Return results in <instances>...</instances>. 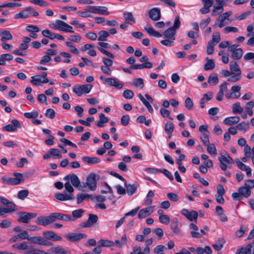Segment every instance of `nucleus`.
<instances>
[{
    "mask_svg": "<svg viewBox=\"0 0 254 254\" xmlns=\"http://www.w3.org/2000/svg\"><path fill=\"white\" fill-rule=\"evenodd\" d=\"M236 254H254V244L249 243L245 248L238 249Z\"/></svg>",
    "mask_w": 254,
    "mask_h": 254,
    "instance_id": "4468645a",
    "label": "nucleus"
},
{
    "mask_svg": "<svg viewBox=\"0 0 254 254\" xmlns=\"http://www.w3.org/2000/svg\"><path fill=\"white\" fill-rule=\"evenodd\" d=\"M13 175L15 178H10L6 176L2 177L1 179L2 183L9 185H17L24 182V179L22 174L14 172Z\"/></svg>",
    "mask_w": 254,
    "mask_h": 254,
    "instance_id": "f03ea898",
    "label": "nucleus"
},
{
    "mask_svg": "<svg viewBox=\"0 0 254 254\" xmlns=\"http://www.w3.org/2000/svg\"><path fill=\"white\" fill-rule=\"evenodd\" d=\"M29 194V191L27 190H20L17 194V197L19 199L23 200Z\"/></svg>",
    "mask_w": 254,
    "mask_h": 254,
    "instance_id": "5fc2aeb1",
    "label": "nucleus"
},
{
    "mask_svg": "<svg viewBox=\"0 0 254 254\" xmlns=\"http://www.w3.org/2000/svg\"><path fill=\"white\" fill-rule=\"evenodd\" d=\"M123 95L126 99H131L133 97L134 93L132 90L126 89L123 92Z\"/></svg>",
    "mask_w": 254,
    "mask_h": 254,
    "instance_id": "864d4df0",
    "label": "nucleus"
},
{
    "mask_svg": "<svg viewBox=\"0 0 254 254\" xmlns=\"http://www.w3.org/2000/svg\"><path fill=\"white\" fill-rule=\"evenodd\" d=\"M99 37L98 40L100 41H106L107 38L109 36V33L106 30H101L99 32Z\"/></svg>",
    "mask_w": 254,
    "mask_h": 254,
    "instance_id": "a19ab883",
    "label": "nucleus"
},
{
    "mask_svg": "<svg viewBox=\"0 0 254 254\" xmlns=\"http://www.w3.org/2000/svg\"><path fill=\"white\" fill-rule=\"evenodd\" d=\"M125 186L126 188V192L127 194L129 195H132L137 190V185L135 184H133L131 185L130 184H127V182L125 183Z\"/></svg>",
    "mask_w": 254,
    "mask_h": 254,
    "instance_id": "b1692460",
    "label": "nucleus"
},
{
    "mask_svg": "<svg viewBox=\"0 0 254 254\" xmlns=\"http://www.w3.org/2000/svg\"><path fill=\"white\" fill-rule=\"evenodd\" d=\"M32 79L30 82L36 86L41 85L40 83H46L49 82L48 78L43 79L41 76L39 75H36L31 77Z\"/></svg>",
    "mask_w": 254,
    "mask_h": 254,
    "instance_id": "412c9836",
    "label": "nucleus"
},
{
    "mask_svg": "<svg viewBox=\"0 0 254 254\" xmlns=\"http://www.w3.org/2000/svg\"><path fill=\"white\" fill-rule=\"evenodd\" d=\"M154 206H149L141 209L138 214V218L141 219L150 215L154 211Z\"/></svg>",
    "mask_w": 254,
    "mask_h": 254,
    "instance_id": "f3484780",
    "label": "nucleus"
},
{
    "mask_svg": "<svg viewBox=\"0 0 254 254\" xmlns=\"http://www.w3.org/2000/svg\"><path fill=\"white\" fill-rule=\"evenodd\" d=\"M83 161L89 164H97L100 162L101 160L97 157H90L87 156H83L82 158Z\"/></svg>",
    "mask_w": 254,
    "mask_h": 254,
    "instance_id": "f704fd0d",
    "label": "nucleus"
},
{
    "mask_svg": "<svg viewBox=\"0 0 254 254\" xmlns=\"http://www.w3.org/2000/svg\"><path fill=\"white\" fill-rule=\"evenodd\" d=\"M32 11H33V7L31 6L27 7L19 13L16 14L14 16V18L15 19L26 18L31 15Z\"/></svg>",
    "mask_w": 254,
    "mask_h": 254,
    "instance_id": "dca6fc26",
    "label": "nucleus"
},
{
    "mask_svg": "<svg viewBox=\"0 0 254 254\" xmlns=\"http://www.w3.org/2000/svg\"><path fill=\"white\" fill-rule=\"evenodd\" d=\"M230 69L232 74L236 73L237 75H241V70L239 67L238 64L235 61H232L230 63Z\"/></svg>",
    "mask_w": 254,
    "mask_h": 254,
    "instance_id": "bb28decb",
    "label": "nucleus"
},
{
    "mask_svg": "<svg viewBox=\"0 0 254 254\" xmlns=\"http://www.w3.org/2000/svg\"><path fill=\"white\" fill-rule=\"evenodd\" d=\"M236 127L239 130L246 131L250 127V124L249 122H242L238 124Z\"/></svg>",
    "mask_w": 254,
    "mask_h": 254,
    "instance_id": "ea45409f",
    "label": "nucleus"
},
{
    "mask_svg": "<svg viewBox=\"0 0 254 254\" xmlns=\"http://www.w3.org/2000/svg\"><path fill=\"white\" fill-rule=\"evenodd\" d=\"M49 152L51 153V156L55 157L57 158L60 159L62 157V155L61 154L60 151L58 149H51L49 150Z\"/></svg>",
    "mask_w": 254,
    "mask_h": 254,
    "instance_id": "3c124183",
    "label": "nucleus"
},
{
    "mask_svg": "<svg viewBox=\"0 0 254 254\" xmlns=\"http://www.w3.org/2000/svg\"><path fill=\"white\" fill-rule=\"evenodd\" d=\"M160 112L161 115V116L163 118H168L169 119L173 120V119L170 117V112L166 109H165L164 108H161L160 110Z\"/></svg>",
    "mask_w": 254,
    "mask_h": 254,
    "instance_id": "052dcab7",
    "label": "nucleus"
},
{
    "mask_svg": "<svg viewBox=\"0 0 254 254\" xmlns=\"http://www.w3.org/2000/svg\"><path fill=\"white\" fill-rule=\"evenodd\" d=\"M159 220L161 223L164 224H168L170 222V217L167 215H160Z\"/></svg>",
    "mask_w": 254,
    "mask_h": 254,
    "instance_id": "774afa93",
    "label": "nucleus"
},
{
    "mask_svg": "<svg viewBox=\"0 0 254 254\" xmlns=\"http://www.w3.org/2000/svg\"><path fill=\"white\" fill-rule=\"evenodd\" d=\"M219 79L217 74L213 73L209 75L207 82L209 84L216 85L218 83Z\"/></svg>",
    "mask_w": 254,
    "mask_h": 254,
    "instance_id": "37998d69",
    "label": "nucleus"
},
{
    "mask_svg": "<svg viewBox=\"0 0 254 254\" xmlns=\"http://www.w3.org/2000/svg\"><path fill=\"white\" fill-rule=\"evenodd\" d=\"M221 40L220 34L219 32H216L213 33L211 40L209 42H211L212 44L218 43Z\"/></svg>",
    "mask_w": 254,
    "mask_h": 254,
    "instance_id": "13d9d810",
    "label": "nucleus"
},
{
    "mask_svg": "<svg viewBox=\"0 0 254 254\" xmlns=\"http://www.w3.org/2000/svg\"><path fill=\"white\" fill-rule=\"evenodd\" d=\"M223 6L224 5L221 3L214 4L211 12V15L212 16H215L220 13H221L224 11Z\"/></svg>",
    "mask_w": 254,
    "mask_h": 254,
    "instance_id": "cd10ccee",
    "label": "nucleus"
},
{
    "mask_svg": "<svg viewBox=\"0 0 254 254\" xmlns=\"http://www.w3.org/2000/svg\"><path fill=\"white\" fill-rule=\"evenodd\" d=\"M100 247H109L114 245V242L108 240L101 239L98 241Z\"/></svg>",
    "mask_w": 254,
    "mask_h": 254,
    "instance_id": "c03bdc74",
    "label": "nucleus"
},
{
    "mask_svg": "<svg viewBox=\"0 0 254 254\" xmlns=\"http://www.w3.org/2000/svg\"><path fill=\"white\" fill-rule=\"evenodd\" d=\"M240 121V119L238 116L230 117L225 118L223 121V123L227 126H232L237 124Z\"/></svg>",
    "mask_w": 254,
    "mask_h": 254,
    "instance_id": "5701e85b",
    "label": "nucleus"
},
{
    "mask_svg": "<svg viewBox=\"0 0 254 254\" xmlns=\"http://www.w3.org/2000/svg\"><path fill=\"white\" fill-rule=\"evenodd\" d=\"M11 123L12 125L8 124L3 127L2 130L9 132H13L16 131L17 128H19L21 127L19 122L17 120H12Z\"/></svg>",
    "mask_w": 254,
    "mask_h": 254,
    "instance_id": "9b49d317",
    "label": "nucleus"
},
{
    "mask_svg": "<svg viewBox=\"0 0 254 254\" xmlns=\"http://www.w3.org/2000/svg\"><path fill=\"white\" fill-rule=\"evenodd\" d=\"M98 219L97 215L93 214H89L88 220L80 224V226L84 228H88L92 226L94 224L96 223Z\"/></svg>",
    "mask_w": 254,
    "mask_h": 254,
    "instance_id": "ddd939ff",
    "label": "nucleus"
},
{
    "mask_svg": "<svg viewBox=\"0 0 254 254\" xmlns=\"http://www.w3.org/2000/svg\"><path fill=\"white\" fill-rule=\"evenodd\" d=\"M92 85L83 84L76 85L73 88V92H74L78 96H81L83 93H89L92 88Z\"/></svg>",
    "mask_w": 254,
    "mask_h": 254,
    "instance_id": "20e7f679",
    "label": "nucleus"
},
{
    "mask_svg": "<svg viewBox=\"0 0 254 254\" xmlns=\"http://www.w3.org/2000/svg\"><path fill=\"white\" fill-rule=\"evenodd\" d=\"M91 195L88 194L79 193L77 195V203L80 204L86 198L91 197Z\"/></svg>",
    "mask_w": 254,
    "mask_h": 254,
    "instance_id": "8fccbe9b",
    "label": "nucleus"
},
{
    "mask_svg": "<svg viewBox=\"0 0 254 254\" xmlns=\"http://www.w3.org/2000/svg\"><path fill=\"white\" fill-rule=\"evenodd\" d=\"M26 30L31 32H38L40 29L37 26L34 25H29L26 27Z\"/></svg>",
    "mask_w": 254,
    "mask_h": 254,
    "instance_id": "338daca9",
    "label": "nucleus"
},
{
    "mask_svg": "<svg viewBox=\"0 0 254 254\" xmlns=\"http://www.w3.org/2000/svg\"><path fill=\"white\" fill-rule=\"evenodd\" d=\"M54 222L57 220H61L65 221H71V216L69 214H63L59 212L53 213Z\"/></svg>",
    "mask_w": 254,
    "mask_h": 254,
    "instance_id": "4be33fe9",
    "label": "nucleus"
},
{
    "mask_svg": "<svg viewBox=\"0 0 254 254\" xmlns=\"http://www.w3.org/2000/svg\"><path fill=\"white\" fill-rule=\"evenodd\" d=\"M104 83L114 86L117 89H121L123 87V84L120 83L119 80L115 78H106L105 81H104Z\"/></svg>",
    "mask_w": 254,
    "mask_h": 254,
    "instance_id": "aec40b11",
    "label": "nucleus"
},
{
    "mask_svg": "<svg viewBox=\"0 0 254 254\" xmlns=\"http://www.w3.org/2000/svg\"><path fill=\"white\" fill-rule=\"evenodd\" d=\"M56 198L59 200L61 201H64L67 200H73L74 199V197L72 196V194H66L63 193H57L55 195Z\"/></svg>",
    "mask_w": 254,
    "mask_h": 254,
    "instance_id": "7c9ffc66",
    "label": "nucleus"
},
{
    "mask_svg": "<svg viewBox=\"0 0 254 254\" xmlns=\"http://www.w3.org/2000/svg\"><path fill=\"white\" fill-rule=\"evenodd\" d=\"M202 2L204 4L203 7L199 9L200 12L202 14L208 13L210 12V8L213 5L214 3L213 0H201Z\"/></svg>",
    "mask_w": 254,
    "mask_h": 254,
    "instance_id": "2eb2a0df",
    "label": "nucleus"
},
{
    "mask_svg": "<svg viewBox=\"0 0 254 254\" xmlns=\"http://www.w3.org/2000/svg\"><path fill=\"white\" fill-rule=\"evenodd\" d=\"M174 129V125L172 122H167L165 126V130L168 134H171Z\"/></svg>",
    "mask_w": 254,
    "mask_h": 254,
    "instance_id": "49530a36",
    "label": "nucleus"
},
{
    "mask_svg": "<svg viewBox=\"0 0 254 254\" xmlns=\"http://www.w3.org/2000/svg\"><path fill=\"white\" fill-rule=\"evenodd\" d=\"M86 185L91 190H95L97 188L96 175L94 173H90L87 177Z\"/></svg>",
    "mask_w": 254,
    "mask_h": 254,
    "instance_id": "423d86ee",
    "label": "nucleus"
},
{
    "mask_svg": "<svg viewBox=\"0 0 254 254\" xmlns=\"http://www.w3.org/2000/svg\"><path fill=\"white\" fill-rule=\"evenodd\" d=\"M176 31L173 29V28H169L165 30L163 33V36L166 39H170L175 40V34Z\"/></svg>",
    "mask_w": 254,
    "mask_h": 254,
    "instance_id": "393cba45",
    "label": "nucleus"
},
{
    "mask_svg": "<svg viewBox=\"0 0 254 254\" xmlns=\"http://www.w3.org/2000/svg\"><path fill=\"white\" fill-rule=\"evenodd\" d=\"M56 23L57 24V25H58L59 26V27H60V29H58L59 30L64 31L65 32H69V33H73L74 32L73 30H69L68 29L66 28H68L72 29V26H71L69 25H68V24H67L66 22H65L61 20H59V19L56 20Z\"/></svg>",
    "mask_w": 254,
    "mask_h": 254,
    "instance_id": "a211bd4d",
    "label": "nucleus"
},
{
    "mask_svg": "<svg viewBox=\"0 0 254 254\" xmlns=\"http://www.w3.org/2000/svg\"><path fill=\"white\" fill-rule=\"evenodd\" d=\"M65 237L72 242H77L83 238H87V236L83 233H69Z\"/></svg>",
    "mask_w": 254,
    "mask_h": 254,
    "instance_id": "9d476101",
    "label": "nucleus"
},
{
    "mask_svg": "<svg viewBox=\"0 0 254 254\" xmlns=\"http://www.w3.org/2000/svg\"><path fill=\"white\" fill-rule=\"evenodd\" d=\"M38 112L37 111L27 112L24 114V117L27 119H35L38 117Z\"/></svg>",
    "mask_w": 254,
    "mask_h": 254,
    "instance_id": "4d7b16f0",
    "label": "nucleus"
},
{
    "mask_svg": "<svg viewBox=\"0 0 254 254\" xmlns=\"http://www.w3.org/2000/svg\"><path fill=\"white\" fill-rule=\"evenodd\" d=\"M179 221L177 218L174 217L172 219L171 223V228L175 234H179L180 233V229L179 227Z\"/></svg>",
    "mask_w": 254,
    "mask_h": 254,
    "instance_id": "a878e982",
    "label": "nucleus"
},
{
    "mask_svg": "<svg viewBox=\"0 0 254 254\" xmlns=\"http://www.w3.org/2000/svg\"><path fill=\"white\" fill-rule=\"evenodd\" d=\"M212 97L213 94L212 93L204 94L200 102V107L201 108H204L205 106V103L207 101L210 100L212 98Z\"/></svg>",
    "mask_w": 254,
    "mask_h": 254,
    "instance_id": "473e14b6",
    "label": "nucleus"
},
{
    "mask_svg": "<svg viewBox=\"0 0 254 254\" xmlns=\"http://www.w3.org/2000/svg\"><path fill=\"white\" fill-rule=\"evenodd\" d=\"M215 63L213 60H208L207 62L205 64L204 66V69L205 70H212L215 67Z\"/></svg>",
    "mask_w": 254,
    "mask_h": 254,
    "instance_id": "a18cd8bd",
    "label": "nucleus"
},
{
    "mask_svg": "<svg viewBox=\"0 0 254 254\" xmlns=\"http://www.w3.org/2000/svg\"><path fill=\"white\" fill-rule=\"evenodd\" d=\"M84 212V210L82 209H78L72 211L71 221H75L78 218L81 217Z\"/></svg>",
    "mask_w": 254,
    "mask_h": 254,
    "instance_id": "c9c22d12",
    "label": "nucleus"
},
{
    "mask_svg": "<svg viewBox=\"0 0 254 254\" xmlns=\"http://www.w3.org/2000/svg\"><path fill=\"white\" fill-rule=\"evenodd\" d=\"M88 8H90V12L93 13L104 15H108L110 14L108 10V8L106 6H89Z\"/></svg>",
    "mask_w": 254,
    "mask_h": 254,
    "instance_id": "6e6552de",
    "label": "nucleus"
},
{
    "mask_svg": "<svg viewBox=\"0 0 254 254\" xmlns=\"http://www.w3.org/2000/svg\"><path fill=\"white\" fill-rule=\"evenodd\" d=\"M243 110V108L241 106L240 102H238L233 104L232 112L234 114H241Z\"/></svg>",
    "mask_w": 254,
    "mask_h": 254,
    "instance_id": "4c0bfd02",
    "label": "nucleus"
},
{
    "mask_svg": "<svg viewBox=\"0 0 254 254\" xmlns=\"http://www.w3.org/2000/svg\"><path fill=\"white\" fill-rule=\"evenodd\" d=\"M225 242L224 238H220L217 240L216 243L212 245V247L216 251H219L222 249Z\"/></svg>",
    "mask_w": 254,
    "mask_h": 254,
    "instance_id": "e433bc0d",
    "label": "nucleus"
},
{
    "mask_svg": "<svg viewBox=\"0 0 254 254\" xmlns=\"http://www.w3.org/2000/svg\"><path fill=\"white\" fill-rule=\"evenodd\" d=\"M207 146V150L210 154L215 155L217 153L216 148L214 144L208 143Z\"/></svg>",
    "mask_w": 254,
    "mask_h": 254,
    "instance_id": "603ef678",
    "label": "nucleus"
},
{
    "mask_svg": "<svg viewBox=\"0 0 254 254\" xmlns=\"http://www.w3.org/2000/svg\"><path fill=\"white\" fill-rule=\"evenodd\" d=\"M243 51L241 48H238L232 53L231 57L234 60H240L243 56Z\"/></svg>",
    "mask_w": 254,
    "mask_h": 254,
    "instance_id": "79ce46f5",
    "label": "nucleus"
},
{
    "mask_svg": "<svg viewBox=\"0 0 254 254\" xmlns=\"http://www.w3.org/2000/svg\"><path fill=\"white\" fill-rule=\"evenodd\" d=\"M41 251L40 250H37L32 246H30L28 250L25 251L24 254H40Z\"/></svg>",
    "mask_w": 254,
    "mask_h": 254,
    "instance_id": "e2e57ef3",
    "label": "nucleus"
},
{
    "mask_svg": "<svg viewBox=\"0 0 254 254\" xmlns=\"http://www.w3.org/2000/svg\"><path fill=\"white\" fill-rule=\"evenodd\" d=\"M185 105L186 108L189 110H191L193 109V102L190 97H187L185 101Z\"/></svg>",
    "mask_w": 254,
    "mask_h": 254,
    "instance_id": "680f3d73",
    "label": "nucleus"
},
{
    "mask_svg": "<svg viewBox=\"0 0 254 254\" xmlns=\"http://www.w3.org/2000/svg\"><path fill=\"white\" fill-rule=\"evenodd\" d=\"M197 217V212L195 210H191V211H190V214L187 218L190 221L194 220L195 222H196Z\"/></svg>",
    "mask_w": 254,
    "mask_h": 254,
    "instance_id": "6e6d98bb",
    "label": "nucleus"
},
{
    "mask_svg": "<svg viewBox=\"0 0 254 254\" xmlns=\"http://www.w3.org/2000/svg\"><path fill=\"white\" fill-rule=\"evenodd\" d=\"M241 87L240 85H233L231 87V92L225 93V96L227 99H238L241 96L240 90Z\"/></svg>",
    "mask_w": 254,
    "mask_h": 254,
    "instance_id": "0eeeda50",
    "label": "nucleus"
},
{
    "mask_svg": "<svg viewBox=\"0 0 254 254\" xmlns=\"http://www.w3.org/2000/svg\"><path fill=\"white\" fill-rule=\"evenodd\" d=\"M209 133L207 132H203L201 133L200 138L204 145H206L209 143Z\"/></svg>",
    "mask_w": 254,
    "mask_h": 254,
    "instance_id": "0e129e2a",
    "label": "nucleus"
},
{
    "mask_svg": "<svg viewBox=\"0 0 254 254\" xmlns=\"http://www.w3.org/2000/svg\"><path fill=\"white\" fill-rule=\"evenodd\" d=\"M0 35L1 36V41L5 42L12 39V35L8 30H5L0 32Z\"/></svg>",
    "mask_w": 254,
    "mask_h": 254,
    "instance_id": "2f4dec72",
    "label": "nucleus"
},
{
    "mask_svg": "<svg viewBox=\"0 0 254 254\" xmlns=\"http://www.w3.org/2000/svg\"><path fill=\"white\" fill-rule=\"evenodd\" d=\"M70 180L71 184L75 188H78L80 186V181L76 174H71V179Z\"/></svg>",
    "mask_w": 254,
    "mask_h": 254,
    "instance_id": "58836bf2",
    "label": "nucleus"
},
{
    "mask_svg": "<svg viewBox=\"0 0 254 254\" xmlns=\"http://www.w3.org/2000/svg\"><path fill=\"white\" fill-rule=\"evenodd\" d=\"M156 172L162 173L164 174V175L167 177L170 181H173L174 180V178L172 174L168 171L167 169H156Z\"/></svg>",
    "mask_w": 254,
    "mask_h": 254,
    "instance_id": "de8ad7c7",
    "label": "nucleus"
},
{
    "mask_svg": "<svg viewBox=\"0 0 254 254\" xmlns=\"http://www.w3.org/2000/svg\"><path fill=\"white\" fill-rule=\"evenodd\" d=\"M18 215L19 216L18 221L23 223H28L31 219L35 218L37 216L36 213H28L24 211L19 212Z\"/></svg>",
    "mask_w": 254,
    "mask_h": 254,
    "instance_id": "39448f33",
    "label": "nucleus"
},
{
    "mask_svg": "<svg viewBox=\"0 0 254 254\" xmlns=\"http://www.w3.org/2000/svg\"><path fill=\"white\" fill-rule=\"evenodd\" d=\"M149 17L154 21H157L161 18L160 9L157 7L151 9L149 11Z\"/></svg>",
    "mask_w": 254,
    "mask_h": 254,
    "instance_id": "6ab92c4d",
    "label": "nucleus"
},
{
    "mask_svg": "<svg viewBox=\"0 0 254 254\" xmlns=\"http://www.w3.org/2000/svg\"><path fill=\"white\" fill-rule=\"evenodd\" d=\"M53 251L56 254H68V252L60 246L55 247Z\"/></svg>",
    "mask_w": 254,
    "mask_h": 254,
    "instance_id": "bf43d9fd",
    "label": "nucleus"
},
{
    "mask_svg": "<svg viewBox=\"0 0 254 254\" xmlns=\"http://www.w3.org/2000/svg\"><path fill=\"white\" fill-rule=\"evenodd\" d=\"M132 84L135 87H139L141 89L143 88L144 86L143 79L141 78L134 79Z\"/></svg>",
    "mask_w": 254,
    "mask_h": 254,
    "instance_id": "09e8293b",
    "label": "nucleus"
},
{
    "mask_svg": "<svg viewBox=\"0 0 254 254\" xmlns=\"http://www.w3.org/2000/svg\"><path fill=\"white\" fill-rule=\"evenodd\" d=\"M220 154V156L218 158L220 162L219 167L223 171H226L227 168V164L233 163V160L225 150H221Z\"/></svg>",
    "mask_w": 254,
    "mask_h": 254,
    "instance_id": "7ed1b4c3",
    "label": "nucleus"
},
{
    "mask_svg": "<svg viewBox=\"0 0 254 254\" xmlns=\"http://www.w3.org/2000/svg\"><path fill=\"white\" fill-rule=\"evenodd\" d=\"M54 222V219L53 213H51L48 216L38 217L36 220V223H38V224L44 226H47L48 225H49Z\"/></svg>",
    "mask_w": 254,
    "mask_h": 254,
    "instance_id": "1a4fd4ad",
    "label": "nucleus"
},
{
    "mask_svg": "<svg viewBox=\"0 0 254 254\" xmlns=\"http://www.w3.org/2000/svg\"><path fill=\"white\" fill-rule=\"evenodd\" d=\"M0 202L3 205H7V207H4L0 206L1 209V214L3 216L6 213H11L16 211V205L3 196H0Z\"/></svg>",
    "mask_w": 254,
    "mask_h": 254,
    "instance_id": "f257e3e1",
    "label": "nucleus"
},
{
    "mask_svg": "<svg viewBox=\"0 0 254 254\" xmlns=\"http://www.w3.org/2000/svg\"><path fill=\"white\" fill-rule=\"evenodd\" d=\"M174 41L175 40L166 38V39L161 41L160 43L164 46L172 47L174 44Z\"/></svg>",
    "mask_w": 254,
    "mask_h": 254,
    "instance_id": "69168bd1",
    "label": "nucleus"
},
{
    "mask_svg": "<svg viewBox=\"0 0 254 254\" xmlns=\"http://www.w3.org/2000/svg\"><path fill=\"white\" fill-rule=\"evenodd\" d=\"M232 14V12L231 11H229L219 15L218 18L215 22L214 26L215 27L218 26L220 28L223 27L225 25L224 23L225 20L227 19Z\"/></svg>",
    "mask_w": 254,
    "mask_h": 254,
    "instance_id": "f8f14e48",
    "label": "nucleus"
},
{
    "mask_svg": "<svg viewBox=\"0 0 254 254\" xmlns=\"http://www.w3.org/2000/svg\"><path fill=\"white\" fill-rule=\"evenodd\" d=\"M238 191L242 196L246 198L249 197L251 194V190L245 186L240 187L238 189Z\"/></svg>",
    "mask_w": 254,
    "mask_h": 254,
    "instance_id": "72a5a7b5",
    "label": "nucleus"
},
{
    "mask_svg": "<svg viewBox=\"0 0 254 254\" xmlns=\"http://www.w3.org/2000/svg\"><path fill=\"white\" fill-rule=\"evenodd\" d=\"M99 121L96 123V125L99 127H102L104 126V124L108 122L109 119L105 117L103 113L100 114L99 116Z\"/></svg>",
    "mask_w": 254,
    "mask_h": 254,
    "instance_id": "c756f323",
    "label": "nucleus"
},
{
    "mask_svg": "<svg viewBox=\"0 0 254 254\" xmlns=\"http://www.w3.org/2000/svg\"><path fill=\"white\" fill-rule=\"evenodd\" d=\"M124 17L126 21L130 24H133L135 23V19L132 13L130 12H125L124 13Z\"/></svg>",
    "mask_w": 254,
    "mask_h": 254,
    "instance_id": "c85d7f7f",
    "label": "nucleus"
}]
</instances>
